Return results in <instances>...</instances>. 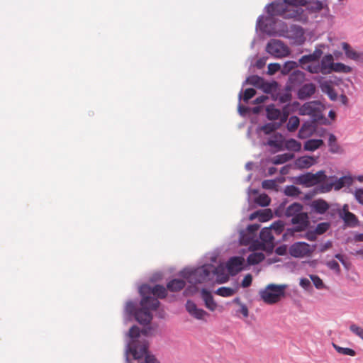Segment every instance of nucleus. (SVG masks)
<instances>
[{
  "label": "nucleus",
  "mask_w": 363,
  "mask_h": 363,
  "mask_svg": "<svg viewBox=\"0 0 363 363\" xmlns=\"http://www.w3.org/2000/svg\"><path fill=\"white\" fill-rule=\"evenodd\" d=\"M318 10V1L311 0H276L265 6L267 16H259L256 23V30L269 36L281 35L277 28L276 16H279L285 19L306 23L308 14Z\"/></svg>",
  "instance_id": "f257e3e1"
},
{
  "label": "nucleus",
  "mask_w": 363,
  "mask_h": 363,
  "mask_svg": "<svg viewBox=\"0 0 363 363\" xmlns=\"http://www.w3.org/2000/svg\"><path fill=\"white\" fill-rule=\"evenodd\" d=\"M153 287L147 284H143L139 287V294L142 296L140 301L141 308H138L137 300H129L126 302L124 312L128 316L125 318L127 322L131 318L141 325H148L152 320V311H155L159 307L160 302L157 298L152 297Z\"/></svg>",
  "instance_id": "f03ea898"
},
{
  "label": "nucleus",
  "mask_w": 363,
  "mask_h": 363,
  "mask_svg": "<svg viewBox=\"0 0 363 363\" xmlns=\"http://www.w3.org/2000/svg\"><path fill=\"white\" fill-rule=\"evenodd\" d=\"M211 263H206L197 267H185L179 272V276L185 279L191 284H201L211 281L216 275L220 283H224L228 280V277L224 274L225 269L220 264L215 267L213 263L216 262L217 256L211 255L210 257Z\"/></svg>",
  "instance_id": "7ed1b4c3"
},
{
  "label": "nucleus",
  "mask_w": 363,
  "mask_h": 363,
  "mask_svg": "<svg viewBox=\"0 0 363 363\" xmlns=\"http://www.w3.org/2000/svg\"><path fill=\"white\" fill-rule=\"evenodd\" d=\"M140 333L145 335L147 334V330L140 331L139 327L133 325L126 334L130 338L126 342L124 351V357L126 363L130 362L129 357L130 354L134 360H139L145 353V351L149 349V343L147 341H140L139 340Z\"/></svg>",
  "instance_id": "20e7f679"
},
{
  "label": "nucleus",
  "mask_w": 363,
  "mask_h": 363,
  "mask_svg": "<svg viewBox=\"0 0 363 363\" xmlns=\"http://www.w3.org/2000/svg\"><path fill=\"white\" fill-rule=\"evenodd\" d=\"M303 206L299 203H293L289 206L285 211L286 217H291V223L294 225L292 228H289L283 233V239L287 240L289 237H293L295 233H299L306 230L310 224L309 218L307 213L302 212Z\"/></svg>",
  "instance_id": "39448f33"
},
{
  "label": "nucleus",
  "mask_w": 363,
  "mask_h": 363,
  "mask_svg": "<svg viewBox=\"0 0 363 363\" xmlns=\"http://www.w3.org/2000/svg\"><path fill=\"white\" fill-rule=\"evenodd\" d=\"M286 287V284H269L264 289L259 291V295L264 303L274 304L279 302L285 296Z\"/></svg>",
  "instance_id": "423d86ee"
},
{
  "label": "nucleus",
  "mask_w": 363,
  "mask_h": 363,
  "mask_svg": "<svg viewBox=\"0 0 363 363\" xmlns=\"http://www.w3.org/2000/svg\"><path fill=\"white\" fill-rule=\"evenodd\" d=\"M266 51L275 57H283L287 56L289 52V47L280 40L272 39L267 46Z\"/></svg>",
  "instance_id": "0eeeda50"
},
{
  "label": "nucleus",
  "mask_w": 363,
  "mask_h": 363,
  "mask_svg": "<svg viewBox=\"0 0 363 363\" xmlns=\"http://www.w3.org/2000/svg\"><path fill=\"white\" fill-rule=\"evenodd\" d=\"M318 59V45L314 46L313 54L302 56L298 61L301 67L313 74H318V64L312 62Z\"/></svg>",
  "instance_id": "6e6552de"
},
{
  "label": "nucleus",
  "mask_w": 363,
  "mask_h": 363,
  "mask_svg": "<svg viewBox=\"0 0 363 363\" xmlns=\"http://www.w3.org/2000/svg\"><path fill=\"white\" fill-rule=\"evenodd\" d=\"M312 123L310 122H305L298 132V136L301 138L309 136L313 130H315L318 126V107H313L312 114Z\"/></svg>",
  "instance_id": "1a4fd4ad"
},
{
  "label": "nucleus",
  "mask_w": 363,
  "mask_h": 363,
  "mask_svg": "<svg viewBox=\"0 0 363 363\" xmlns=\"http://www.w3.org/2000/svg\"><path fill=\"white\" fill-rule=\"evenodd\" d=\"M310 245L305 242H296L289 247L290 255L296 258L303 257L311 252Z\"/></svg>",
  "instance_id": "9d476101"
},
{
  "label": "nucleus",
  "mask_w": 363,
  "mask_h": 363,
  "mask_svg": "<svg viewBox=\"0 0 363 363\" xmlns=\"http://www.w3.org/2000/svg\"><path fill=\"white\" fill-rule=\"evenodd\" d=\"M319 137L323 138L328 137V145L330 152L341 153L342 152V147L337 143V138L333 134L328 133L325 130L319 128Z\"/></svg>",
  "instance_id": "9b49d317"
},
{
  "label": "nucleus",
  "mask_w": 363,
  "mask_h": 363,
  "mask_svg": "<svg viewBox=\"0 0 363 363\" xmlns=\"http://www.w3.org/2000/svg\"><path fill=\"white\" fill-rule=\"evenodd\" d=\"M333 188L335 189L334 177L328 178L323 171H319V192H329Z\"/></svg>",
  "instance_id": "f8f14e48"
},
{
  "label": "nucleus",
  "mask_w": 363,
  "mask_h": 363,
  "mask_svg": "<svg viewBox=\"0 0 363 363\" xmlns=\"http://www.w3.org/2000/svg\"><path fill=\"white\" fill-rule=\"evenodd\" d=\"M187 312L197 320H202L208 313L202 308H198L196 304L191 300H188L185 305Z\"/></svg>",
  "instance_id": "ddd939ff"
},
{
  "label": "nucleus",
  "mask_w": 363,
  "mask_h": 363,
  "mask_svg": "<svg viewBox=\"0 0 363 363\" xmlns=\"http://www.w3.org/2000/svg\"><path fill=\"white\" fill-rule=\"evenodd\" d=\"M296 183L303 184L307 187L318 184V172L313 174L308 172L306 174H300L296 177Z\"/></svg>",
  "instance_id": "4468645a"
},
{
  "label": "nucleus",
  "mask_w": 363,
  "mask_h": 363,
  "mask_svg": "<svg viewBox=\"0 0 363 363\" xmlns=\"http://www.w3.org/2000/svg\"><path fill=\"white\" fill-rule=\"evenodd\" d=\"M243 258L238 256H234L229 259L226 264V269L231 275H235L242 270Z\"/></svg>",
  "instance_id": "2eb2a0df"
},
{
  "label": "nucleus",
  "mask_w": 363,
  "mask_h": 363,
  "mask_svg": "<svg viewBox=\"0 0 363 363\" xmlns=\"http://www.w3.org/2000/svg\"><path fill=\"white\" fill-rule=\"evenodd\" d=\"M333 56L330 54L326 55L321 60L320 65H319V71L323 74H328L333 72L334 67Z\"/></svg>",
  "instance_id": "dca6fc26"
},
{
  "label": "nucleus",
  "mask_w": 363,
  "mask_h": 363,
  "mask_svg": "<svg viewBox=\"0 0 363 363\" xmlns=\"http://www.w3.org/2000/svg\"><path fill=\"white\" fill-rule=\"evenodd\" d=\"M342 47L347 58L357 62H363V52L353 50L350 45L345 42L342 43Z\"/></svg>",
  "instance_id": "f3484780"
},
{
  "label": "nucleus",
  "mask_w": 363,
  "mask_h": 363,
  "mask_svg": "<svg viewBox=\"0 0 363 363\" xmlns=\"http://www.w3.org/2000/svg\"><path fill=\"white\" fill-rule=\"evenodd\" d=\"M201 294L205 306L211 311H214L217 308V303L214 301L212 294L207 289H203Z\"/></svg>",
  "instance_id": "a211bd4d"
},
{
  "label": "nucleus",
  "mask_w": 363,
  "mask_h": 363,
  "mask_svg": "<svg viewBox=\"0 0 363 363\" xmlns=\"http://www.w3.org/2000/svg\"><path fill=\"white\" fill-rule=\"evenodd\" d=\"M339 217L343 220L345 228H355L359 225L358 218L352 212L340 215Z\"/></svg>",
  "instance_id": "6ab92c4d"
},
{
  "label": "nucleus",
  "mask_w": 363,
  "mask_h": 363,
  "mask_svg": "<svg viewBox=\"0 0 363 363\" xmlns=\"http://www.w3.org/2000/svg\"><path fill=\"white\" fill-rule=\"evenodd\" d=\"M354 181V177L351 175H345L339 179H334L335 190L339 191L345 186H350Z\"/></svg>",
  "instance_id": "aec40b11"
},
{
  "label": "nucleus",
  "mask_w": 363,
  "mask_h": 363,
  "mask_svg": "<svg viewBox=\"0 0 363 363\" xmlns=\"http://www.w3.org/2000/svg\"><path fill=\"white\" fill-rule=\"evenodd\" d=\"M315 92V86L312 83H306L302 85L298 90V97L305 99L311 96Z\"/></svg>",
  "instance_id": "412c9836"
},
{
  "label": "nucleus",
  "mask_w": 363,
  "mask_h": 363,
  "mask_svg": "<svg viewBox=\"0 0 363 363\" xmlns=\"http://www.w3.org/2000/svg\"><path fill=\"white\" fill-rule=\"evenodd\" d=\"M319 87L321 89V91L326 94L328 97L332 101H335L337 99V94L333 89L331 82H321L319 80Z\"/></svg>",
  "instance_id": "4be33fe9"
},
{
  "label": "nucleus",
  "mask_w": 363,
  "mask_h": 363,
  "mask_svg": "<svg viewBox=\"0 0 363 363\" xmlns=\"http://www.w3.org/2000/svg\"><path fill=\"white\" fill-rule=\"evenodd\" d=\"M336 113L333 110H330L328 113V118L325 116L324 113L319 109L318 121L320 125H329L335 121Z\"/></svg>",
  "instance_id": "5701e85b"
},
{
  "label": "nucleus",
  "mask_w": 363,
  "mask_h": 363,
  "mask_svg": "<svg viewBox=\"0 0 363 363\" xmlns=\"http://www.w3.org/2000/svg\"><path fill=\"white\" fill-rule=\"evenodd\" d=\"M305 74L301 70H294L289 77V83L292 86H298L303 82Z\"/></svg>",
  "instance_id": "b1692460"
},
{
  "label": "nucleus",
  "mask_w": 363,
  "mask_h": 363,
  "mask_svg": "<svg viewBox=\"0 0 363 363\" xmlns=\"http://www.w3.org/2000/svg\"><path fill=\"white\" fill-rule=\"evenodd\" d=\"M186 281L183 279H173L167 284V289L172 292H177L184 288Z\"/></svg>",
  "instance_id": "393cba45"
},
{
  "label": "nucleus",
  "mask_w": 363,
  "mask_h": 363,
  "mask_svg": "<svg viewBox=\"0 0 363 363\" xmlns=\"http://www.w3.org/2000/svg\"><path fill=\"white\" fill-rule=\"evenodd\" d=\"M278 82L276 81L267 82L264 79L259 89H262L265 94H272L278 89Z\"/></svg>",
  "instance_id": "a878e982"
},
{
  "label": "nucleus",
  "mask_w": 363,
  "mask_h": 363,
  "mask_svg": "<svg viewBox=\"0 0 363 363\" xmlns=\"http://www.w3.org/2000/svg\"><path fill=\"white\" fill-rule=\"evenodd\" d=\"M315 158L311 156H302L297 158L295 164L300 169L308 168L314 164Z\"/></svg>",
  "instance_id": "bb28decb"
},
{
  "label": "nucleus",
  "mask_w": 363,
  "mask_h": 363,
  "mask_svg": "<svg viewBox=\"0 0 363 363\" xmlns=\"http://www.w3.org/2000/svg\"><path fill=\"white\" fill-rule=\"evenodd\" d=\"M265 258L264 253L255 252L250 253L247 257V262L249 265H255L262 262Z\"/></svg>",
  "instance_id": "cd10ccee"
},
{
  "label": "nucleus",
  "mask_w": 363,
  "mask_h": 363,
  "mask_svg": "<svg viewBox=\"0 0 363 363\" xmlns=\"http://www.w3.org/2000/svg\"><path fill=\"white\" fill-rule=\"evenodd\" d=\"M280 109L277 108L274 104L268 105L266 107V116L269 120H277L281 116Z\"/></svg>",
  "instance_id": "c85d7f7f"
},
{
  "label": "nucleus",
  "mask_w": 363,
  "mask_h": 363,
  "mask_svg": "<svg viewBox=\"0 0 363 363\" xmlns=\"http://www.w3.org/2000/svg\"><path fill=\"white\" fill-rule=\"evenodd\" d=\"M238 233L240 245L247 246L253 242L252 235H250L246 230L240 229Z\"/></svg>",
  "instance_id": "c756f323"
},
{
  "label": "nucleus",
  "mask_w": 363,
  "mask_h": 363,
  "mask_svg": "<svg viewBox=\"0 0 363 363\" xmlns=\"http://www.w3.org/2000/svg\"><path fill=\"white\" fill-rule=\"evenodd\" d=\"M263 78L258 75H250L246 78V79L242 82V89L246 86L247 84H251L255 86L256 88L259 89L261 83L262 82Z\"/></svg>",
  "instance_id": "7c9ffc66"
},
{
  "label": "nucleus",
  "mask_w": 363,
  "mask_h": 363,
  "mask_svg": "<svg viewBox=\"0 0 363 363\" xmlns=\"http://www.w3.org/2000/svg\"><path fill=\"white\" fill-rule=\"evenodd\" d=\"M319 16L325 18L329 25L333 23V16L330 14L328 6H324L320 1H319Z\"/></svg>",
  "instance_id": "2f4dec72"
},
{
  "label": "nucleus",
  "mask_w": 363,
  "mask_h": 363,
  "mask_svg": "<svg viewBox=\"0 0 363 363\" xmlns=\"http://www.w3.org/2000/svg\"><path fill=\"white\" fill-rule=\"evenodd\" d=\"M243 93V89H241L240 91L238 94V111L239 114L241 116H246L249 115L251 112V108L248 106H245L241 104V100H242V95Z\"/></svg>",
  "instance_id": "473e14b6"
},
{
  "label": "nucleus",
  "mask_w": 363,
  "mask_h": 363,
  "mask_svg": "<svg viewBox=\"0 0 363 363\" xmlns=\"http://www.w3.org/2000/svg\"><path fill=\"white\" fill-rule=\"evenodd\" d=\"M285 147L289 151L298 152L301 148L300 142L290 138L285 142Z\"/></svg>",
  "instance_id": "72a5a7b5"
},
{
  "label": "nucleus",
  "mask_w": 363,
  "mask_h": 363,
  "mask_svg": "<svg viewBox=\"0 0 363 363\" xmlns=\"http://www.w3.org/2000/svg\"><path fill=\"white\" fill-rule=\"evenodd\" d=\"M281 123V122L267 123L265 125H264L261 127H259V129L263 130V132L265 134H269L272 132L277 130L280 127Z\"/></svg>",
  "instance_id": "f704fd0d"
},
{
  "label": "nucleus",
  "mask_w": 363,
  "mask_h": 363,
  "mask_svg": "<svg viewBox=\"0 0 363 363\" xmlns=\"http://www.w3.org/2000/svg\"><path fill=\"white\" fill-rule=\"evenodd\" d=\"M300 123L299 118L296 116H292L289 118L288 123L286 124V128L289 131L293 132L295 131Z\"/></svg>",
  "instance_id": "c9c22d12"
},
{
  "label": "nucleus",
  "mask_w": 363,
  "mask_h": 363,
  "mask_svg": "<svg viewBox=\"0 0 363 363\" xmlns=\"http://www.w3.org/2000/svg\"><path fill=\"white\" fill-rule=\"evenodd\" d=\"M152 294L158 298H164L167 295V289L162 285L156 284L153 287Z\"/></svg>",
  "instance_id": "e433bc0d"
},
{
  "label": "nucleus",
  "mask_w": 363,
  "mask_h": 363,
  "mask_svg": "<svg viewBox=\"0 0 363 363\" xmlns=\"http://www.w3.org/2000/svg\"><path fill=\"white\" fill-rule=\"evenodd\" d=\"M352 70V67L348 65H345V64L341 62H335V64L334 65L333 72L347 74L350 73Z\"/></svg>",
  "instance_id": "4c0bfd02"
},
{
  "label": "nucleus",
  "mask_w": 363,
  "mask_h": 363,
  "mask_svg": "<svg viewBox=\"0 0 363 363\" xmlns=\"http://www.w3.org/2000/svg\"><path fill=\"white\" fill-rule=\"evenodd\" d=\"M235 292V290L230 287L222 286L219 287L215 293L222 297H229L233 296Z\"/></svg>",
  "instance_id": "58836bf2"
},
{
  "label": "nucleus",
  "mask_w": 363,
  "mask_h": 363,
  "mask_svg": "<svg viewBox=\"0 0 363 363\" xmlns=\"http://www.w3.org/2000/svg\"><path fill=\"white\" fill-rule=\"evenodd\" d=\"M255 201L258 206L262 207H266L269 205L271 199L267 194H262L257 196L255 199Z\"/></svg>",
  "instance_id": "ea45409f"
},
{
  "label": "nucleus",
  "mask_w": 363,
  "mask_h": 363,
  "mask_svg": "<svg viewBox=\"0 0 363 363\" xmlns=\"http://www.w3.org/2000/svg\"><path fill=\"white\" fill-rule=\"evenodd\" d=\"M259 238L263 242H269L274 237L272 235V230L270 228H264L259 232Z\"/></svg>",
  "instance_id": "a19ab883"
},
{
  "label": "nucleus",
  "mask_w": 363,
  "mask_h": 363,
  "mask_svg": "<svg viewBox=\"0 0 363 363\" xmlns=\"http://www.w3.org/2000/svg\"><path fill=\"white\" fill-rule=\"evenodd\" d=\"M271 230H274L277 235L285 233V224L281 220H277L274 222L270 226Z\"/></svg>",
  "instance_id": "79ce46f5"
},
{
  "label": "nucleus",
  "mask_w": 363,
  "mask_h": 363,
  "mask_svg": "<svg viewBox=\"0 0 363 363\" xmlns=\"http://www.w3.org/2000/svg\"><path fill=\"white\" fill-rule=\"evenodd\" d=\"M298 66V63L295 61H287L286 62L281 69V72L284 74H289L292 69L297 67Z\"/></svg>",
  "instance_id": "37998d69"
},
{
  "label": "nucleus",
  "mask_w": 363,
  "mask_h": 363,
  "mask_svg": "<svg viewBox=\"0 0 363 363\" xmlns=\"http://www.w3.org/2000/svg\"><path fill=\"white\" fill-rule=\"evenodd\" d=\"M284 194L289 196H298L301 194V191L294 185H288L285 187Z\"/></svg>",
  "instance_id": "c03bdc74"
},
{
  "label": "nucleus",
  "mask_w": 363,
  "mask_h": 363,
  "mask_svg": "<svg viewBox=\"0 0 363 363\" xmlns=\"http://www.w3.org/2000/svg\"><path fill=\"white\" fill-rule=\"evenodd\" d=\"M259 220L261 222H266L272 218V212L270 209H264L259 211Z\"/></svg>",
  "instance_id": "a18cd8bd"
},
{
  "label": "nucleus",
  "mask_w": 363,
  "mask_h": 363,
  "mask_svg": "<svg viewBox=\"0 0 363 363\" xmlns=\"http://www.w3.org/2000/svg\"><path fill=\"white\" fill-rule=\"evenodd\" d=\"M256 94V90L253 88L246 89L243 90L242 95V99L244 102L247 103Z\"/></svg>",
  "instance_id": "49530a36"
},
{
  "label": "nucleus",
  "mask_w": 363,
  "mask_h": 363,
  "mask_svg": "<svg viewBox=\"0 0 363 363\" xmlns=\"http://www.w3.org/2000/svg\"><path fill=\"white\" fill-rule=\"evenodd\" d=\"M293 155L283 154L279 155L274 160V164H281L286 162L289 159H294Z\"/></svg>",
  "instance_id": "de8ad7c7"
},
{
  "label": "nucleus",
  "mask_w": 363,
  "mask_h": 363,
  "mask_svg": "<svg viewBox=\"0 0 363 363\" xmlns=\"http://www.w3.org/2000/svg\"><path fill=\"white\" fill-rule=\"evenodd\" d=\"M334 347L335 348L336 351L344 355H349V356H354L356 352L354 350L350 348H346V347H341L340 346H337L335 344H333Z\"/></svg>",
  "instance_id": "09e8293b"
},
{
  "label": "nucleus",
  "mask_w": 363,
  "mask_h": 363,
  "mask_svg": "<svg viewBox=\"0 0 363 363\" xmlns=\"http://www.w3.org/2000/svg\"><path fill=\"white\" fill-rule=\"evenodd\" d=\"M259 228H260L259 224L255 223V224L249 225L246 228V230L249 233V234L252 235L253 242L257 241V240H255V238L257 237V233L258 230L259 229Z\"/></svg>",
  "instance_id": "8fccbe9b"
},
{
  "label": "nucleus",
  "mask_w": 363,
  "mask_h": 363,
  "mask_svg": "<svg viewBox=\"0 0 363 363\" xmlns=\"http://www.w3.org/2000/svg\"><path fill=\"white\" fill-rule=\"evenodd\" d=\"M143 357L145 358V363H160L155 355L149 353L148 349L145 351V353L141 357L140 359Z\"/></svg>",
  "instance_id": "3c124183"
},
{
  "label": "nucleus",
  "mask_w": 363,
  "mask_h": 363,
  "mask_svg": "<svg viewBox=\"0 0 363 363\" xmlns=\"http://www.w3.org/2000/svg\"><path fill=\"white\" fill-rule=\"evenodd\" d=\"M304 148L306 150L313 151L318 149V139L313 138L308 140L305 145Z\"/></svg>",
  "instance_id": "603ef678"
},
{
  "label": "nucleus",
  "mask_w": 363,
  "mask_h": 363,
  "mask_svg": "<svg viewBox=\"0 0 363 363\" xmlns=\"http://www.w3.org/2000/svg\"><path fill=\"white\" fill-rule=\"evenodd\" d=\"M352 194L354 195L356 201L360 204L363 206V189L362 188H358L354 190L353 191H351Z\"/></svg>",
  "instance_id": "864d4df0"
},
{
  "label": "nucleus",
  "mask_w": 363,
  "mask_h": 363,
  "mask_svg": "<svg viewBox=\"0 0 363 363\" xmlns=\"http://www.w3.org/2000/svg\"><path fill=\"white\" fill-rule=\"evenodd\" d=\"M327 267L333 270L336 274H339L340 273V267L339 264L335 260H330L325 262Z\"/></svg>",
  "instance_id": "5fc2aeb1"
},
{
  "label": "nucleus",
  "mask_w": 363,
  "mask_h": 363,
  "mask_svg": "<svg viewBox=\"0 0 363 363\" xmlns=\"http://www.w3.org/2000/svg\"><path fill=\"white\" fill-rule=\"evenodd\" d=\"M350 330L351 332H352L354 334L359 337L363 340V328L358 326L356 324H352L350 326Z\"/></svg>",
  "instance_id": "6e6d98bb"
},
{
  "label": "nucleus",
  "mask_w": 363,
  "mask_h": 363,
  "mask_svg": "<svg viewBox=\"0 0 363 363\" xmlns=\"http://www.w3.org/2000/svg\"><path fill=\"white\" fill-rule=\"evenodd\" d=\"M276 99H278L281 104H289L291 99V96L288 93H282L280 94Z\"/></svg>",
  "instance_id": "4d7b16f0"
},
{
  "label": "nucleus",
  "mask_w": 363,
  "mask_h": 363,
  "mask_svg": "<svg viewBox=\"0 0 363 363\" xmlns=\"http://www.w3.org/2000/svg\"><path fill=\"white\" fill-rule=\"evenodd\" d=\"M330 208V205L324 200L319 199V214H323Z\"/></svg>",
  "instance_id": "13d9d810"
},
{
  "label": "nucleus",
  "mask_w": 363,
  "mask_h": 363,
  "mask_svg": "<svg viewBox=\"0 0 363 363\" xmlns=\"http://www.w3.org/2000/svg\"><path fill=\"white\" fill-rule=\"evenodd\" d=\"M268 71L267 73L269 74H274L279 69H281V65L279 63H270L268 65Z\"/></svg>",
  "instance_id": "bf43d9fd"
},
{
  "label": "nucleus",
  "mask_w": 363,
  "mask_h": 363,
  "mask_svg": "<svg viewBox=\"0 0 363 363\" xmlns=\"http://www.w3.org/2000/svg\"><path fill=\"white\" fill-rule=\"evenodd\" d=\"M262 186L263 189H272L275 187L276 182L274 179H266L262 182Z\"/></svg>",
  "instance_id": "052dcab7"
},
{
  "label": "nucleus",
  "mask_w": 363,
  "mask_h": 363,
  "mask_svg": "<svg viewBox=\"0 0 363 363\" xmlns=\"http://www.w3.org/2000/svg\"><path fill=\"white\" fill-rule=\"evenodd\" d=\"M252 281V277L250 274H248L245 275L244 279H242V281L241 282V286L243 288L249 287L251 285Z\"/></svg>",
  "instance_id": "680f3d73"
},
{
  "label": "nucleus",
  "mask_w": 363,
  "mask_h": 363,
  "mask_svg": "<svg viewBox=\"0 0 363 363\" xmlns=\"http://www.w3.org/2000/svg\"><path fill=\"white\" fill-rule=\"evenodd\" d=\"M300 286L303 289L308 290L309 288L311 287V284L309 279H308L307 278H301L300 279Z\"/></svg>",
  "instance_id": "e2e57ef3"
},
{
  "label": "nucleus",
  "mask_w": 363,
  "mask_h": 363,
  "mask_svg": "<svg viewBox=\"0 0 363 363\" xmlns=\"http://www.w3.org/2000/svg\"><path fill=\"white\" fill-rule=\"evenodd\" d=\"M330 224L328 222L319 223V235L325 233L330 228Z\"/></svg>",
  "instance_id": "0e129e2a"
},
{
  "label": "nucleus",
  "mask_w": 363,
  "mask_h": 363,
  "mask_svg": "<svg viewBox=\"0 0 363 363\" xmlns=\"http://www.w3.org/2000/svg\"><path fill=\"white\" fill-rule=\"evenodd\" d=\"M333 246V242L330 240L327 241L324 244L319 245V252H325L327 250L331 248Z\"/></svg>",
  "instance_id": "69168bd1"
},
{
  "label": "nucleus",
  "mask_w": 363,
  "mask_h": 363,
  "mask_svg": "<svg viewBox=\"0 0 363 363\" xmlns=\"http://www.w3.org/2000/svg\"><path fill=\"white\" fill-rule=\"evenodd\" d=\"M338 211H340V208L337 204L330 206V208L328 210V213L330 214L333 218L335 217L336 214H338Z\"/></svg>",
  "instance_id": "338daca9"
},
{
  "label": "nucleus",
  "mask_w": 363,
  "mask_h": 363,
  "mask_svg": "<svg viewBox=\"0 0 363 363\" xmlns=\"http://www.w3.org/2000/svg\"><path fill=\"white\" fill-rule=\"evenodd\" d=\"M239 312L243 315V317L247 318L249 315L248 308L244 303H240V308L239 309Z\"/></svg>",
  "instance_id": "774afa93"
}]
</instances>
